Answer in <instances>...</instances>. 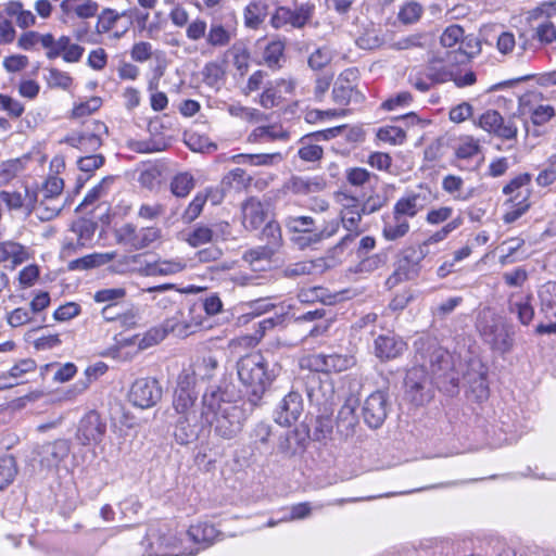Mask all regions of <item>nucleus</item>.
<instances>
[{"label": "nucleus", "instance_id": "nucleus-1", "mask_svg": "<svg viewBox=\"0 0 556 556\" xmlns=\"http://www.w3.org/2000/svg\"><path fill=\"white\" fill-rule=\"evenodd\" d=\"M200 417L213 428L215 435L231 440L241 432L245 419L243 409L236 403L225 400L219 389L207 390L202 396Z\"/></svg>", "mask_w": 556, "mask_h": 556}, {"label": "nucleus", "instance_id": "nucleus-2", "mask_svg": "<svg viewBox=\"0 0 556 556\" xmlns=\"http://www.w3.org/2000/svg\"><path fill=\"white\" fill-rule=\"evenodd\" d=\"M237 369L250 402L255 405L275 380V369L269 368L267 359L257 352L241 357Z\"/></svg>", "mask_w": 556, "mask_h": 556}, {"label": "nucleus", "instance_id": "nucleus-3", "mask_svg": "<svg viewBox=\"0 0 556 556\" xmlns=\"http://www.w3.org/2000/svg\"><path fill=\"white\" fill-rule=\"evenodd\" d=\"M476 328L481 339L493 352L509 353L515 344V329L506 317L491 307L482 308L477 316Z\"/></svg>", "mask_w": 556, "mask_h": 556}, {"label": "nucleus", "instance_id": "nucleus-4", "mask_svg": "<svg viewBox=\"0 0 556 556\" xmlns=\"http://www.w3.org/2000/svg\"><path fill=\"white\" fill-rule=\"evenodd\" d=\"M417 354L421 363L426 362V369L437 381L448 380L454 387L458 384V378L451 370V356L447 351L437 346L434 342L420 338L415 341Z\"/></svg>", "mask_w": 556, "mask_h": 556}, {"label": "nucleus", "instance_id": "nucleus-5", "mask_svg": "<svg viewBox=\"0 0 556 556\" xmlns=\"http://www.w3.org/2000/svg\"><path fill=\"white\" fill-rule=\"evenodd\" d=\"M530 180L529 174H520L504 187L503 192L508 195L505 202L507 210L503 216L506 224L516 222L530 207V190L528 188Z\"/></svg>", "mask_w": 556, "mask_h": 556}, {"label": "nucleus", "instance_id": "nucleus-6", "mask_svg": "<svg viewBox=\"0 0 556 556\" xmlns=\"http://www.w3.org/2000/svg\"><path fill=\"white\" fill-rule=\"evenodd\" d=\"M144 548L142 556H193L197 551L181 546V540L173 533H161L150 528L141 542Z\"/></svg>", "mask_w": 556, "mask_h": 556}, {"label": "nucleus", "instance_id": "nucleus-7", "mask_svg": "<svg viewBox=\"0 0 556 556\" xmlns=\"http://www.w3.org/2000/svg\"><path fill=\"white\" fill-rule=\"evenodd\" d=\"M453 67L440 58H433L427 65L414 68L409 76V84L420 92L429 91L433 86L451 81Z\"/></svg>", "mask_w": 556, "mask_h": 556}, {"label": "nucleus", "instance_id": "nucleus-8", "mask_svg": "<svg viewBox=\"0 0 556 556\" xmlns=\"http://www.w3.org/2000/svg\"><path fill=\"white\" fill-rule=\"evenodd\" d=\"M161 238L162 230L155 226L138 228L131 223H126L115 230L116 242L132 251L147 249Z\"/></svg>", "mask_w": 556, "mask_h": 556}, {"label": "nucleus", "instance_id": "nucleus-9", "mask_svg": "<svg viewBox=\"0 0 556 556\" xmlns=\"http://www.w3.org/2000/svg\"><path fill=\"white\" fill-rule=\"evenodd\" d=\"M440 386L426 369V362L412 367L405 377V392L416 405H422L432 397V384Z\"/></svg>", "mask_w": 556, "mask_h": 556}, {"label": "nucleus", "instance_id": "nucleus-10", "mask_svg": "<svg viewBox=\"0 0 556 556\" xmlns=\"http://www.w3.org/2000/svg\"><path fill=\"white\" fill-rule=\"evenodd\" d=\"M314 14L315 4L311 2L301 3L294 10L280 5L274 11L269 23L275 29H280L285 26L300 29L312 20Z\"/></svg>", "mask_w": 556, "mask_h": 556}, {"label": "nucleus", "instance_id": "nucleus-11", "mask_svg": "<svg viewBox=\"0 0 556 556\" xmlns=\"http://www.w3.org/2000/svg\"><path fill=\"white\" fill-rule=\"evenodd\" d=\"M192 375H179L173 395L174 416H198V391L193 384Z\"/></svg>", "mask_w": 556, "mask_h": 556}, {"label": "nucleus", "instance_id": "nucleus-12", "mask_svg": "<svg viewBox=\"0 0 556 556\" xmlns=\"http://www.w3.org/2000/svg\"><path fill=\"white\" fill-rule=\"evenodd\" d=\"M108 132L106 125L101 121H93L91 128L68 135L64 142L83 153L91 154L100 149L103 143V135Z\"/></svg>", "mask_w": 556, "mask_h": 556}, {"label": "nucleus", "instance_id": "nucleus-13", "mask_svg": "<svg viewBox=\"0 0 556 556\" xmlns=\"http://www.w3.org/2000/svg\"><path fill=\"white\" fill-rule=\"evenodd\" d=\"M356 365V358L350 353L313 354L307 358V366L318 372H342Z\"/></svg>", "mask_w": 556, "mask_h": 556}, {"label": "nucleus", "instance_id": "nucleus-14", "mask_svg": "<svg viewBox=\"0 0 556 556\" xmlns=\"http://www.w3.org/2000/svg\"><path fill=\"white\" fill-rule=\"evenodd\" d=\"M426 252L422 248L418 250L415 248L406 249L403 256L399 260L393 274L388 279V283H399L406 280L416 279L421 270V261L425 258Z\"/></svg>", "mask_w": 556, "mask_h": 556}, {"label": "nucleus", "instance_id": "nucleus-15", "mask_svg": "<svg viewBox=\"0 0 556 556\" xmlns=\"http://www.w3.org/2000/svg\"><path fill=\"white\" fill-rule=\"evenodd\" d=\"M128 397L134 406L150 408L161 400L162 388L154 378H139L132 383Z\"/></svg>", "mask_w": 556, "mask_h": 556}, {"label": "nucleus", "instance_id": "nucleus-16", "mask_svg": "<svg viewBox=\"0 0 556 556\" xmlns=\"http://www.w3.org/2000/svg\"><path fill=\"white\" fill-rule=\"evenodd\" d=\"M431 203V191L418 186L414 190L405 192L393 205L397 214L414 218Z\"/></svg>", "mask_w": 556, "mask_h": 556}, {"label": "nucleus", "instance_id": "nucleus-17", "mask_svg": "<svg viewBox=\"0 0 556 556\" xmlns=\"http://www.w3.org/2000/svg\"><path fill=\"white\" fill-rule=\"evenodd\" d=\"M236 13L230 12L225 22L213 20L207 28L205 41L212 48H224L237 36Z\"/></svg>", "mask_w": 556, "mask_h": 556}, {"label": "nucleus", "instance_id": "nucleus-18", "mask_svg": "<svg viewBox=\"0 0 556 556\" xmlns=\"http://www.w3.org/2000/svg\"><path fill=\"white\" fill-rule=\"evenodd\" d=\"M388 395L382 391L372 392L364 402L363 418L369 428H380L388 416Z\"/></svg>", "mask_w": 556, "mask_h": 556}, {"label": "nucleus", "instance_id": "nucleus-19", "mask_svg": "<svg viewBox=\"0 0 556 556\" xmlns=\"http://www.w3.org/2000/svg\"><path fill=\"white\" fill-rule=\"evenodd\" d=\"M477 125L484 131L505 140L516 138L518 131L513 121H504L503 116L495 110H488L481 114Z\"/></svg>", "mask_w": 556, "mask_h": 556}, {"label": "nucleus", "instance_id": "nucleus-20", "mask_svg": "<svg viewBox=\"0 0 556 556\" xmlns=\"http://www.w3.org/2000/svg\"><path fill=\"white\" fill-rule=\"evenodd\" d=\"M106 432V424L96 410L88 412L79 421L77 437L84 444H98Z\"/></svg>", "mask_w": 556, "mask_h": 556}, {"label": "nucleus", "instance_id": "nucleus-21", "mask_svg": "<svg viewBox=\"0 0 556 556\" xmlns=\"http://www.w3.org/2000/svg\"><path fill=\"white\" fill-rule=\"evenodd\" d=\"M308 430L295 428L281 434L277 442V453L283 458H291L306 448Z\"/></svg>", "mask_w": 556, "mask_h": 556}, {"label": "nucleus", "instance_id": "nucleus-22", "mask_svg": "<svg viewBox=\"0 0 556 556\" xmlns=\"http://www.w3.org/2000/svg\"><path fill=\"white\" fill-rule=\"evenodd\" d=\"M0 201L5 204L10 211H23L27 216L30 215L37 202V192L28 187L22 190H2L0 191Z\"/></svg>", "mask_w": 556, "mask_h": 556}, {"label": "nucleus", "instance_id": "nucleus-23", "mask_svg": "<svg viewBox=\"0 0 556 556\" xmlns=\"http://www.w3.org/2000/svg\"><path fill=\"white\" fill-rule=\"evenodd\" d=\"M302 412V395L291 391L278 404L275 410V421L281 426H290L299 419Z\"/></svg>", "mask_w": 556, "mask_h": 556}, {"label": "nucleus", "instance_id": "nucleus-24", "mask_svg": "<svg viewBox=\"0 0 556 556\" xmlns=\"http://www.w3.org/2000/svg\"><path fill=\"white\" fill-rule=\"evenodd\" d=\"M85 48L72 41L71 37L62 35L58 39L53 36L52 47L46 53L48 60H55L62 58L64 62L77 63L81 60Z\"/></svg>", "mask_w": 556, "mask_h": 556}, {"label": "nucleus", "instance_id": "nucleus-25", "mask_svg": "<svg viewBox=\"0 0 556 556\" xmlns=\"http://www.w3.org/2000/svg\"><path fill=\"white\" fill-rule=\"evenodd\" d=\"M262 240L265 245L260 250L251 251L253 260L269 258L282 244L280 225L276 222H269L262 230Z\"/></svg>", "mask_w": 556, "mask_h": 556}, {"label": "nucleus", "instance_id": "nucleus-26", "mask_svg": "<svg viewBox=\"0 0 556 556\" xmlns=\"http://www.w3.org/2000/svg\"><path fill=\"white\" fill-rule=\"evenodd\" d=\"M406 349V343L394 334H380L375 339V355L381 361L399 357Z\"/></svg>", "mask_w": 556, "mask_h": 556}, {"label": "nucleus", "instance_id": "nucleus-27", "mask_svg": "<svg viewBox=\"0 0 556 556\" xmlns=\"http://www.w3.org/2000/svg\"><path fill=\"white\" fill-rule=\"evenodd\" d=\"M187 534L191 541L200 545L198 548H192L193 551H197V553L200 549L207 548L214 544V542L222 540L223 535L214 525L207 522H199L190 526Z\"/></svg>", "mask_w": 556, "mask_h": 556}, {"label": "nucleus", "instance_id": "nucleus-28", "mask_svg": "<svg viewBox=\"0 0 556 556\" xmlns=\"http://www.w3.org/2000/svg\"><path fill=\"white\" fill-rule=\"evenodd\" d=\"M267 217V210L265 205L257 198H249L242 204V219L243 226L247 229H257L261 227Z\"/></svg>", "mask_w": 556, "mask_h": 556}, {"label": "nucleus", "instance_id": "nucleus-29", "mask_svg": "<svg viewBox=\"0 0 556 556\" xmlns=\"http://www.w3.org/2000/svg\"><path fill=\"white\" fill-rule=\"evenodd\" d=\"M174 438L177 443L184 445L193 442L198 438V416H174Z\"/></svg>", "mask_w": 556, "mask_h": 556}, {"label": "nucleus", "instance_id": "nucleus-30", "mask_svg": "<svg viewBox=\"0 0 556 556\" xmlns=\"http://www.w3.org/2000/svg\"><path fill=\"white\" fill-rule=\"evenodd\" d=\"M68 453L70 445L67 441L55 440L53 442H48L40 446V462L46 467H58Z\"/></svg>", "mask_w": 556, "mask_h": 556}, {"label": "nucleus", "instance_id": "nucleus-31", "mask_svg": "<svg viewBox=\"0 0 556 556\" xmlns=\"http://www.w3.org/2000/svg\"><path fill=\"white\" fill-rule=\"evenodd\" d=\"M408 217L403 214H397L396 210H392V215L383 219L382 236L388 241H395L405 237L410 225Z\"/></svg>", "mask_w": 556, "mask_h": 556}, {"label": "nucleus", "instance_id": "nucleus-32", "mask_svg": "<svg viewBox=\"0 0 556 556\" xmlns=\"http://www.w3.org/2000/svg\"><path fill=\"white\" fill-rule=\"evenodd\" d=\"M60 10L63 15H75L78 18L87 20L97 15L99 4L94 0H62Z\"/></svg>", "mask_w": 556, "mask_h": 556}, {"label": "nucleus", "instance_id": "nucleus-33", "mask_svg": "<svg viewBox=\"0 0 556 556\" xmlns=\"http://www.w3.org/2000/svg\"><path fill=\"white\" fill-rule=\"evenodd\" d=\"M218 231H220L223 235L229 233V224H216L214 225V228H210L204 225H198L188 233L186 240L191 247L195 248L213 241L214 237H218Z\"/></svg>", "mask_w": 556, "mask_h": 556}, {"label": "nucleus", "instance_id": "nucleus-34", "mask_svg": "<svg viewBox=\"0 0 556 556\" xmlns=\"http://www.w3.org/2000/svg\"><path fill=\"white\" fill-rule=\"evenodd\" d=\"M363 212L359 208H354L352 211H341L340 212V220L342 223L343 228L349 231L346 236H344L337 248H343L350 242H352L361 232L359 224L362 222Z\"/></svg>", "mask_w": 556, "mask_h": 556}, {"label": "nucleus", "instance_id": "nucleus-35", "mask_svg": "<svg viewBox=\"0 0 556 556\" xmlns=\"http://www.w3.org/2000/svg\"><path fill=\"white\" fill-rule=\"evenodd\" d=\"M29 258L27 249L18 242L0 241V263H10L14 268Z\"/></svg>", "mask_w": 556, "mask_h": 556}, {"label": "nucleus", "instance_id": "nucleus-36", "mask_svg": "<svg viewBox=\"0 0 556 556\" xmlns=\"http://www.w3.org/2000/svg\"><path fill=\"white\" fill-rule=\"evenodd\" d=\"M186 264L182 260H157L153 263H147L141 269L146 276H169L182 271Z\"/></svg>", "mask_w": 556, "mask_h": 556}, {"label": "nucleus", "instance_id": "nucleus-37", "mask_svg": "<svg viewBox=\"0 0 556 556\" xmlns=\"http://www.w3.org/2000/svg\"><path fill=\"white\" fill-rule=\"evenodd\" d=\"M65 205V201L62 198H47L41 197L40 200L35 203L33 213L42 220L48 222L56 217Z\"/></svg>", "mask_w": 556, "mask_h": 556}, {"label": "nucleus", "instance_id": "nucleus-38", "mask_svg": "<svg viewBox=\"0 0 556 556\" xmlns=\"http://www.w3.org/2000/svg\"><path fill=\"white\" fill-rule=\"evenodd\" d=\"M325 264L326 261L324 258L292 263L285 267L283 276L287 278H295L320 273L324 270Z\"/></svg>", "mask_w": 556, "mask_h": 556}, {"label": "nucleus", "instance_id": "nucleus-39", "mask_svg": "<svg viewBox=\"0 0 556 556\" xmlns=\"http://www.w3.org/2000/svg\"><path fill=\"white\" fill-rule=\"evenodd\" d=\"M540 311L548 319L556 318V282L547 281L539 290Z\"/></svg>", "mask_w": 556, "mask_h": 556}, {"label": "nucleus", "instance_id": "nucleus-40", "mask_svg": "<svg viewBox=\"0 0 556 556\" xmlns=\"http://www.w3.org/2000/svg\"><path fill=\"white\" fill-rule=\"evenodd\" d=\"M115 253H92L83 257L72 260L67 264L70 270H87L99 267L112 261Z\"/></svg>", "mask_w": 556, "mask_h": 556}, {"label": "nucleus", "instance_id": "nucleus-41", "mask_svg": "<svg viewBox=\"0 0 556 556\" xmlns=\"http://www.w3.org/2000/svg\"><path fill=\"white\" fill-rule=\"evenodd\" d=\"M52 38L53 35L51 33L40 34L38 31L29 30L21 35L17 46L27 51L40 46L46 50V53H48L52 47Z\"/></svg>", "mask_w": 556, "mask_h": 556}, {"label": "nucleus", "instance_id": "nucleus-42", "mask_svg": "<svg viewBox=\"0 0 556 556\" xmlns=\"http://www.w3.org/2000/svg\"><path fill=\"white\" fill-rule=\"evenodd\" d=\"M289 139V132L279 125L256 127L249 136L251 142H270L275 140L286 141Z\"/></svg>", "mask_w": 556, "mask_h": 556}, {"label": "nucleus", "instance_id": "nucleus-43", "mask_svg": "<svg viewBox=\"0 0 556 556\" xmlns=\"http://www.w3.org/2000/svg\"><path fill=\"white\" fill-rule=\"evenodd\" d=\"M216 367L217 361L213 356H203L197 359L190 369L182 370L180 375H192L193 384H195L197 379L204 380L211 378Z\"/></svg>", "mask_w": 556, "mask_h": 556}, {"label": "nucleus", "instance_id": "nucleus-44", "mask_svg": "<svg viewBox=\"0 0 556 556\" xmlns=\"http://www.w3.org/2000/svg\"><path fill=\"white\" fill-rule=\"evenodd\" d=\"M233 161L238 164H249L252 166H269L280 163L282 161V154L280 152L257 154L242 153L235 155Z\"/></svg>", "mask_w": 556, "mask_h": 556}, {"label": "nucleus", "instance_id": "nucleus-45", "mask_svg": "<svg viewBox=\"0 0 556 556\" xmlns=\"http://www.w3.org/2000/svg\"><path fill=\"white\" fill-rule=\"evenodd\" d=\"M125 15L126 12L119 13L111 8L103 9L99 14L97 13L96 33L103 35L112 31Z\"/></svg>", "mask_w": 556, "mask_h": 556}, {"label": "nucleus", "instance_id": "nucleus-46", "mask_svg": "<svg viewBox=\"0 0 556 556\" xmlns=\"http://www.w3.org/2000/svg\"><path fill=\"white\" fill-rule=\"evenodd\" d=\"M105 371V366L102 364H99L97 366H89L85 370V378L77 380L72 388L66 392L67 399H74L78 394H81L85 392L93 379H96L98 376L103 375Z\"/></svg>", "mask_w": 556, "mask_h": 556}, {"label": "nucleus", "instance_id": "nucleus-47", "mask_svg": "<svg viewBox=\"0 0 556 556\" xmlns=\"http://www.w3.org/2000/svg\"><path fill=\"white\" fill-rule=\"evenodd\" d=\"M266 17V5L260 1H251L243 9L245 27L257 29Z\"/></svg>", "mask_w": 556, "mask_h": 556}, {"label": "nucleus", "instance_id": "nucleus-48", "mask_svg": "<svg viewBox=\"0 0 556 556\" xmlns=\"http://www.w3.org/2000/svg\"><path fill=\"white\" fill-rule=\"evenodd\" d=\"M432 41V37L427 33L410 34L402 37L393 42V48L396 50H408L415 48H427Z\"/></svg>", "mask_w": 556, "mask_h": 556}, {"label": "nucleus", "instance_id": "nucleus-49", "mask_svg": "<svg viewBox=\"0 0 556 556\" xmlns=\"http://www.w3.org/2000/svg\"><path fill=\"white\" fill-rule=\"evenodd\" d=\"M27 157H17L4 161L0 164V185H8L25 168Z\"/></svg>", "mask_w": 556, "mask_h": 556}, {"label": "nucleus", "instance_id": "nucleus-50", "mask_svg": "<svg viewBox=\"0 0 556 556\" xmlns=\"http://www.w3.org/2000/svg\"><path fill=\"white\" fill-rule=\"evenodd\" d=\"M353 74L354 73L352 71H345L337 80L332 90V97L337 103L348 104L350 102L354 89L349 83V76Z\"/></svg>", "mask_w": 556, "mask_h": 556}, {"label": "nucleus", "instance_id": "nucleus-51", "mask_svg": "<svg viewBox=\"0 0 556 556\" xmlns=\"http://www.w3.org/2000/svg\"><path fill=\"white\" fill-rule=\"evenodd\" d=\"M97 224L88 219H78L71 226V232L77 238V244L88 245L96 232Z\"/></svg>", "mask_w": 556, "mask_h": 556}, {"label": "nucleus", "instance_id": "nucleus-52", "mask_svg": "<svg viewBox=\"0 0 556 556\" xmlns=\"http://www.w3.org/2000/svg\"><path fill=\"white\" fill-rule=\"evenodd\" d=\"M285 43L280 40H274L267 43L263 52L264 63L269 68H280L283 59Z\"/></svg>", "mask_w": 556, "mask_h": 556}, {"label": "nucleus", "instance_id": "nucleus-53", "mask_svg": "<svg viewBox=\"0 0 556 556\" xmlns=\"http://www.w3.org/2000/svg\"><path fill=\"white\" fill-rule=\"evenodd\" d=\"M17 475L16 460L12 455L0 456V490L9 486Z\"/></svg>", "mask_w": 556, "mask_h": 556}, {"label": "nucleus", "instance_id": "nucleus-54", "mask_svg": "<svg viewBox=\"0 0 556 556\" xmlns=\"http://www.w3.org/2000/svg\"><path fill=\"white\" fill-rule=\"evenodd\" d=\"M312 139H314L312 135L302 138V146L298 151L299 157L305 162L319 161L324 154L323 148L318 144L312 143Z\"/></svg>", "mask_w": 556, "mask_h": 556}, {"label": "nucleus", "instance_id": "nucleus-55", "mask_svg": "<svg viewBox=\"0 0 556 556\" xmlns=\"http://www.w3.org/2000/svg\"><path fill=\"white\" fill-rule=\"evenodd\" d=\"M480 153L479 140L471 136H466L459 139L455 148V155L457 159L468 160Z\"/></svg>", "mask_w": 556, "mask_h": 556}, {"label": "nucleus", "instance_id": "nucleus-56", "mask_svg": "<svg viewBox=\"0 0 556 556\" xmlns=\"http://www.w3.org/2000/svg\"><path fill=\"white\" fill-rule=\"evenodd\" d=\"M194 187L193 176L189 173L176 175L170 182L172 192L179 198L187 197Z\"/></svg>", "mask_w": 556, "mask_h": 556}, {"label": "nucleus", "instance_id": "nucleus-57", "mask_svg": "<svg viewBox=\"0 0 556 556\" xmlns=\"http://www.w3.org/2000/svg\"><path fill=\"white\" fill-rule=\"evenodd\" d=\"M291 186L294 192L307 194L323 190L325 184L317 178L293 177L291 180Z\"/></svg>", "mask_w": 556, "mask_h": 556}, {"label": "nucleus", "instance_id": "nucleus-58", "mask_svg": "<svg viewBox=\"0 0 556 556\" xmlns=\"http://www.w3.org/2000/svg\"><path fill=\"white\" fill-rule=\"evenodd\" d=\"M509 311L517 315L523 326H528L534 317V308L528 298L510 303Z\"/></svg>", "mask_w": 556, "mask_h": 556}, {"label": "nucleus", "instance_id": "nucleus-59", "mask_svg": "<svg viewBox=\"0 0 556 556\" xmlns=\"http://www.w3.org/2000/svg\"><path fill=\"white\" fill-rule=\"evenodd\" d=\"M556 16V0L544 1L528 13L530 21H549Z\"/></svg>", "mask_w": 556, "mask_h": 556}, {"label": "nucleus", "instance_id": "nucleus-60", "mask_svg": "<svg viewBox=\"0 0 556 556\" xmlns=\"http://www.w3.org/2000/svg\"><path fill=\"white\" fill-rule=\"evenodd\" d=\"M357 424V417L355 414V404L346 402L338 414V427H343L346 431L353 430Z\"/></svg>", "mask_w": 556, "mask_h": 556}, {"label": "nucleus", "instance_id": "nucleus-61", "mask_svg": "<svg viewBox=\"0 0 556 556\" xmlns=\"http://www.w3.org/2000/svg\"><path fill=\"white\" fill-rule=\"evenodd\" d=\"M47 84L51 88L67 90L73 84V78L67 72L52 67L49 70Z\"/></svg>", "mask_w": 556, "mask_h": 556}, {"label": "nucleus", "instance_id": "nucleus-62", "mask_svg": "<svg viewBox=\"0 0 556 556\" xmlns=\"http://www.w3.org/2000/svg\"><path fill=\"white\" fill-rule=\"evenodd\" d=\"M333 420L330 416H318L315 419L313 428V439L316 441H323L332 434Z\"/></svg>", "mask_w": 556, "mask_h": 556}, {"label": "nucleus", "instance_id": "nucleus-63", "mask_svg": "<svg viewBox=\"0 0 556 556\" xmlns=\"http://www.w3.org/2000/svg\"><path fill=\"white\" fill-rule=\"evenodd\" d=\"M314 225L315 220L311 216H288L285 219L286 228L293 233L311 231Z\"/></svg>", "mask_w": 556, "mask_h": 556}, {"label": "nucleus", "instance_id": "nucleus-64", "mask_svg": "<svg viewBox=\"0 0 556 556\" xmlns=\"http://www.w3.org/2000/svg\"><path fill=\"white\" fill-rule=\"evenodd\" d=\"M281 90L277 88L274 81H269L260 98V104L265 109L277 106L281 101Z\"/></svg>", "mask_w": 556, "mask_h": 556}]
</instances>
